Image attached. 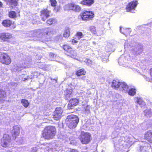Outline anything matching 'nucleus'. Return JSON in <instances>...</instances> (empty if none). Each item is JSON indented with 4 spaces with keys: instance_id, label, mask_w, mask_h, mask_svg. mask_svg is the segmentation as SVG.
<instances>
[{
    "instance_id": "obj_48",
    "label": "nucleus",
    "mask_w": 152,
    "mask_h": 152,
    "mask_svg": "<svg viewBox=\"0 0 152 152\" xmlns=\"http://www.w3.org/2000/svg\"><path fill=\"white\" fill-rule=\"evenodd\" d=\"M103 61L104 62H105V60H104L103 59Z\"/></svg>"
},
{
    "instance_id": "obj_38",
    "label": "nucleus",
    "mask_w": 152,
    "mask_h": 152,
    "mask_svg": "<svg viewBox=\"0 0 152 152\" xmlns=\"http://www.w3.org/2000/svg\"><path fill=\"white\" fill-rule=\"evenodd\" d=\"M143 77L146 80V81L150 82L151 80V78H149V77H148L144 75L143 76Z\"/></svg>"
},
{
    "instance_id": "obj_7",
    "label": "nucleus",
    "mask_w": 152,
    "mask_h": 152,
    "mask_svg": "<svg viewBox=\"0 0 152 152\" xmlns=\"http://www.w3.org/2000/svg\"><path fill=\"white\" fill-rule=\"evenodd\" d=\"M137 4V1H133L130 2L126 7V10L127 12H130L132 13H135L136 10H135Z\"/></svg>"
},
{
    "instance_id": "obj_2",
    "label": "nucleus",
    "mask_w": 152,
    "mask_h": 152,
    "mask_svg": "<svg viewBox=\"0 0 152 152\" xmlns=\"http://www.w3.org/2000/svg\"><path fill=\"white\" fill-rule=\"evenodd\" d=\"M56 133V128L54 126H48L45 128L43 131L42 136L46 139H52L55 136Z\"/></svg>"
},
{
    "instance_id": "obj_10",
    "label": "nucleus",
    "mask_w": 152,
    "mask_h": 152,
    "mask_svg": "<svg viewBox=\"0 0 152 152\" xmlns=\"http://www.w3.org/2000/svg\"><path fill=\"white\" fill-rule=\"evenodd\" d=\"M130 46L131 47L134 46V48H133V50L135 52H137L138 53H141L142 51L143 46L137 43H134L133 45H130Z\"/></svg>"
},
{
    "instance_id": "obj_11",
    "label": "nucleus",
    "mask_w": 152,
    "mask_h": 152,
    "mask_svg": "<svg viewBox=\"0 0 152 152\" xmlns=\"http://www.w3.org/2000/svg\"><path fill=\"white\" fill-rule=\"evenodd\" d=\"M78 103L79 101L77 99L75 98L71 99L68 104V109L70 110L73 109L75 106L78 104Z\"/></svg>"
},
{
    "instance_id": "obj_21",
    "label": "nucleus",
    "mask_w": 152,
    "mask_h": 152,
    "mask_svg": "<svg viewBox=\"0 0 152 152\" xmlns=\"http://www.w3.org/2000/svg\"><path fill=\"white\" fill-rule=\"evenodd\" d=\"M70 29L68 27L65 28L63 34L64 37L68 38L69 37Z\"/></svg>"
},
{
    "instance_id": "obj_24",
    "label": "nucleus",
    "mask_w": 152,
    "mask_h": 152,
    "mask_svg": "<svg viewBox=\"0 0 152 152\" xmlns=\"http://www.w3.org/2000/svg\"><path fill=\"white\" fill-rule=\"evenodd\" d=\"M21 103L22 105L26 108H27L29 105L28 100L26 99H23L21 100Z\"/></svg>"
},
{
    "instance_id": "obj_17",
    "label": "nucleus",
    "mask_w": 152,
    "mask_h": 152,
    "mask_svg": "<svg viewBox=\"0 0 152 152\" xmlns=\"http://www.w3.org/2000/svg\"><path fill=\"white\" fill-rule=\"evenodd\" d=\"M12 23V21L9 20H5L2 22L3 25L6 27L10 26Z\"/></svg>"
},
{
    "instance_id": "obj_42",
    "label": "nucleus",
    "mask_w": 152,
    "mask_h": 152,
    "mask_svg": "<svg viewBox=\"0 0 152 152\" xmlns=\"http://www.w3.org/2000/svg\"><path fill=\"white\" fill-rule=\"evenodd\" d=\"M31 150L30 152H36L37 151V148L36 147H33L31 148Z\"/></svg>"
},
{
    "instance_id": "obj_43",
    "label": "nucleus",
    "mask_w": 152,
    "mask_h": 152,
    "mask_svg": "<svg viewBox=\"0 0 152 152\" xmlns=\"http://www.w3.org/2000/svg\"><path fill=\"white\" fill-rule=\"evenodd\" d=\"M70 152H78L77 150L73 149L71 151H70Z\"/></svg>"
},
{
    "instance_id": "obj_25",
    "label": "nucleus",
    "mask_w": 152,
    "mask_h": 152,
    "mask_svg": "<svg viewBox=\"0 0 152 152\" xmlns=\"http://www.w3.org/2000/svg\"><path fill=\"white\" fill-rule=\"evenodd\" d=\"M143 113L144 115L147 117H151V113L150 111V110L149 109L144 110Z\"/></svg>"
},
{
    "instance_id": "obj_33",
    "label": "nucleus",
    "mask_w": 152,
    "mask_h": 152,
    "mask_svg": "<svg viewBox=\"0 0 152 152\" xmlns=\"http://www.w3.org/2000/svg\"><path fill=\"white\" fill-rule=\"evenodd\" d=\"M76 37L81 38L83 37V35L81 32H78L76 34Z\"/></svg>"
},
{
    "instance_id": "obj_30",
    "label": "nucleus",
    "mask_w": 152,
    "mask_h": 152,
    "mask_svg": "<svg viewBox=\"0 0 152 152\" xmlns=\"http://www.w3.org/2000/svg\"><path fill=\"white\" fill-rule=\"evenodd\" d=\"M63 49L64 50L67 52H69L72 49L67 45H64L63 46Z\"/></svg>"
},
{
    "instance_id": "obj_46",
    "label": "nucleus",
    "mask_w": 152,
    "mask_h": 152,
    "mask_svg": "<svg viewBox=\"0 0 152 152\" xmlns=\"http://www.w3.org/2000/svg\"><path fill=\"white\" fill-rule=\"evenodd\" d=\"M2 5V4L1 2L0 1V7H1Z\"/></svg>"
},
{
    "instance_id": "obj_6",
    "label": "nucleus",
    "mask_w": 152,
    "mask_h": 152,
    "mask_svg": "<svg viewBox=\"0 0 152 152\" xmlns=\"http://www.w3.org/2000/svg\"><path fill=\"white\" fill-rule=\"evenodd\" d=\"M0 62L3 64H8L11 63V60L7 54L3 53L0 56Z\"/></svg>"
},
{
    "instance_id": "obj_35",
    "label": "nucleus",
    "mask_w": 152,
    "mask_h": 152,
    "mask_svg": "<svg viewBox=\"0 0 152 152\" xmlns=\"http://www.w3.org/2000/svg\"><path fill=\"white\" fill-rule=\"evenodd\" d=\"M137 102L139 104H142L144 105L145 104V102L143 101L140 98L138 99Z\"/></svg>"
},
{
    "instance_id": "obj_40",
    "label": "nucleus",
    "mask_w": 152,
    "mask_h": 152,
    "mask_svg": "<svg viewBox=\"0 0 152 152\" xmlns=\"http://www.w3.org/2000/svg\"><path fill=\"white\" fill-rule=\"evenodd\" d=\"M23 69V66H18L15 69L16 71H19L22 70Z\"/></svg>"
},
{
    "instance_id": "obj_4",
    "label": "nucleus",
    "mask_w": 152,
    "mask_h": 152,
    "mask_svg": "<svg viewBox=\"0 0 152 152\" xmlns=\"http://www.w3.org/2000/svg\"><path fill=\"white\" fill-rule=\"evenodd\" d=\"M94 15V14L92 11L86 10L81 15V17L83 20H87L92 18Z\"/></svg>"
},
{
    "instance_id": "obj_20",
    "label": "nucleus",
    "mask_w": 152,
    "mask_h": 152,
    "mask_svg": "<svg viewBox=\"0 0 152 152\" xmlns=\"http://www.w3.org/2000/svg\"><path fill=\"white\" fill-rule=\"evenodd\" d=\"M120 83L118 80H114L112 82V86L115 89L118 90Z\"/></svg>"
},
{
    "instance_id": "obj_39",
    "label": "nucleus",
    "mask_w": 152,
    "mask_h": 152,
    "mask_svg": "<svg viewBox=\"0 0 152 152\" xmlns=\"http://www.w3.org/2000/svg\"><path fill=\"white\" fill-rule=\"evenodd\" d=\"M56 56H57L56 55L53 54V53H50L49 54V56L51 58H53L56 57Z\"/></svg>"
},
{
    "instance_id": "obj_16",
    "label": "nucleus",
    "mask_w": 152,
    "mask_h": 152,
    "mask_svg": "<svg viewBox=\"0 0 152 152\" xmlns=\"http://www.w3.org/2000/svg\"><path fill=\"white\" fill-rule=\"evenodd\" d=\"M120 32L122 34L125 35L126 37L130 35L131 32V29L130 28H124L120 27Z\"/></svg>"
},
{
    "instance_id": "obj_15",
    "label": "nucleus",
    "mask_w": 152,
    "mask_h": 152,
    "mask_svg": "<svg viewBox=\"0 0 152 152\" xmlns=\"http://www.w3.org/2000/svg\"><path fill=\"white\" fill-rule=\"evenodd\" d=\"M145 139L149 142L151 143L152 145V132L148 131L145 134Z\"/></svg>"
},
{
    "instance_id": "obj_23",
    "label": "nucleus",
    "mask_w": 152,
    "mask_h": 152,
    "mask_svg": "<svg viewBox=\"0 0 152 152\" xmlns=\"http://www.w3.org/2000/svg\"><path fill=\"white\" fill-rule=\"evenodd\" d=\"M69 53V55L71 58L74 59H76L77 53L75 51L72 49L70 51V52Z\"/></svg>"
},
{
    "instance_id": "obj_47",
    "label": "nucleus",
    "mask_w": 152,
    "mask_h": 152,
    "mask_svg": "<svg viewBox=\"0 0 152 152\" xmlns=\"http://www.w3.org/2000/svg\"><path fill=\"white\" fill-rule=\"evenodd\" d=\"M121 58H120L119 59H118V63H119V62L121 60Z\"/></svg>"
},
{
    "instance_id": "obj_27",
    "label": "nucleus",
    "mask_w": 152,
    "mask_h": 152,
    "mask_svg": "<svg viewBox=\"0 0 152 152\" xmlns=\"http://www.w3.org/2000/svg\"><path fill=\"white\" fill-rule=\"evenodd\" d=\"M136 93V90L134 88L130 89L128 92V94L132 96L134 95Z\"/></svg>"
},
{
    "instance_id": "obj_44",
    "label": "nucleus",
    "mask_w": 152,
    "mask_h": 152,
    "mask_svg": "<svg viewBox=\"0 0 152 152\" xmlns=\"http://www.w3.org/2000/svg\"><path fill=\"white\" fill-rule=\"evenodd\" d=\"M83 94H81V96L82 97V98L83 99H84L85 98L86 96H84Z\"/></svg>"
},
{
    "instance_id": "obj_14",
    "label": "nucleus",
    "mask_w": 152,
    "mask_h": 152,
    "mask_svg": "<svg viewBox=\"0 0 152 152\" xmlns=\"http://www.w3.org/2000/svg\"><path fill=\"white\" fill-rule=\"evenodd\" d=\"M13 129L12 131V133L13 137H16L20 133V128L18 126H15L13 127Z\"/></svg>"
},
{
    "instance_id": "obj_31",
    "label": "nucleus",
    "mask_w": 152,
    "mask_h": 152,
    "mask_svg": "<svg viewBox=\"0 0 152 152\" xmlns=\"http://www.w3.org/2000/svg\"><path fill=\"white\" fill-rule=\"evenodd\" d=\"M6 95V94L5 91L0 89V98L2 99L5 97Z\"/></svg>"
},
{
    "instance_id": "obj_49",
    "label": "nucleus",
    "mask_w": 152,
    "mask_h": 152,
    "mask_svg": "<svg viewBox=\"0 0 152 152\" xmlns=\"http://www.w3.org/2000/svg\"><path fill=\"white\" fill-rule=\"evenodd\" d=\"M25 80H26V79H27V78H25Z\"/></svg>"
},
{
    "instance_id": "obj_18",
    "label": "nucleus",
    "mask_w": 152,
    "mask_h": 152,
    "mask_svg": "<svg viewBox=\"0 0 152 152\" xmlns=\"http://www.w3.org/2000/svg\"><path fill=\"white\" fill-rule=\"evenodd\" d=\"M94 3V0H83L81 1V3L83 5L90 6Z\"/></svg>"
},
{
    "instance_id": "obj_5",
    "label": "nucleus",
    "mask_w": 152,
    "mask_h": 152,
    "mask_svg": "<svg viewBox=\"0 0 152 152\" xmlns=\"http://www.w3.org/2000/svg\"><path fill=\"white\" fill-rule=\"evenodd\" d=\"M65 9L66 10H72L77 12H79L81 10V7L80 6L74 3L66 5Z\"/></svg>"
},
{
    "instance_id": "obj_8",
    "label": "nucleus",
    "mask_w": 152,
    "mask_h": 152,
    "mask_svg": "<svg viewBox=\"0 0 152 152\" xmlns=\"http://www.w3.org/2000/svg\"><path fill=\"white\" fill-rule=\"evenodd\" d=\"M10 137L8 134H4L1 140V145L3 147H6L10 145Z\"/></svg>"
},
{
    "instance_id": "obj_37",
    "label": "nucleus",
    "mask_w": 152,
    "mask_h": 152,
    "mask_svg": "<svg viewBox=\"0 0 152 152\" xmlns=\"http://www.w3.org/2000/svg\"><path fill=\"white\" fill-rule=\"evenodd\" d=\"M72 39V44H75L77 43L78 41H77V40H79L80 39Z\"/></svg>"
},
{
    "instance_id": "obj_45",
    "label": "nucleus",
    "mask_w": 152,
    "mask_h": 152,
    "mask_svg": "<svg viewBox=\"0 0 152 152\" xmlns=\"http://www.w3.org/2000/svg\"><path fill=\"white\" fill-rule=\"evenodd\" d=\"M140 151H141V152H147V151H146L145 150H142V149H141V150Z\"/></svg>"
},
{
    "instance_id": "obj_9",
    "label": "nucleus",
    "mask_w": 152,
    "mask_h": 152,
    "mask_svg": "<svg viewBox=\"0 0 152 152\" xmlns=\"http://www.w3.org/2000/svg\"><path fill=\"white\" fill-rule=\"evenodd\" d=\"M63 110L61 107H57L56 108L53 115V118L56 120H58L61 117Z\"/></svg>"
},
{
    "instance_id": "obj_22",
    "label": "nucleus",
    "mask_w": 152,
    "mask_h": 152,
    "mask_svg": "<svg viewBox=\"0 0 152 152\" xmlns=\"http://www.w3.org/2000/svg\"><path fill=\"white\" fill-rule=\"evenodd\" d=\"M86 72L83 69H82L78 70L76 72V75L79 76L81 75H84L86 74Z\"/></svg>"
},
{
    "instance_id": "obj_12",
    "label": "nucleus",
    "mask_w": 152,
    "mask_h": 152,
    "mask_svg": "<svg viewBox=\"0 0 152 152\" xmlns=\"http://www.w3.org/2000/svg\"><path fill=\"white\" fill-rule=\"evenodd\" d=\"M50 13V11H49L47 9H44L42 11L40 15L42 20L45 21L49 17Z\"/></svg>"
},
{
    "instance_id": "obj_34",
    "label": "nucleus",
    "mask_w": 152,
    "mask_h": 152,
    "mask_svg": "<svg viewBox=\"0 0 152 152\" xmlns=\"http://www.w3.org/2000/svg\"><path fill=\"white\" fill-rule=\"evenodd\" d=\"M84 62L88 65H90L91 64L92 62L91 60L90 59H86Z\"/></svg>"
},
{
    "instance_id": "obj_1",
    "label": "nucleus",
    "mask_w": 152,
    "mask_h": 152,
    "mask_svg": "<svg viewBox=\"0 0 152 152\" xmlns=\"http://www.w3.org/2000/svg\"><path fill=\"white\" fill-rule=\"evenodd\" d=\"M79 121L78 118L74 115H68L66 120V124L70 129H73L76 127Z\"/></svg>"
},
{
    "instance_id": "obj_13",
    "label": "nucleus",
    "mask_w": 152,
    "mask_h": 152,
    "mask_svg": "<svg viewBox=\"0 0 152 152\" xmlns=\"http://www.w3.org/2000/svg\"><path fill=\"white\" fill-rule=\"evenodd\" d=\"M118 90L124 93L128 91V86L125 82H120Z\"/></svg>"
},
{
    "instance_id": "obj_3",
    "label": "nucleus",
    "mask_w": 152,
    "mask_h": 152,
    "mask_svg": "<svg viewBox=\"0 0 152 152\" xmlns=\"http://www.w3.org/2000/svg\"><path fill=\"white\" fill-rule=\"evenodd\" d=\"M80 139L82 143L87 144L90 141L91 135L87 132L82 133Z\"/></svg>"
},
{
    "instance_id": "obj_36",
    "label": "nucleus",
    "mask_w": 152,
    "mask_h": 152,
    "mask_svg": "<svg viewBox=\"0 0 152 152\" xmlns=\"http://www.w3.org/2000/svg\"><path fill=\"white\" fill-rule=\"evenodd\" d=\"M50 2L52 6H56V1L55 0H50Z\"/></svg>"
},
{
    "instance_id": "obj_26",
    "label": "nucleus",
    "mask_w": 152,
    "mask_h": 152,
    "mask_svg": "<svg viewBox=\"0 0 152 152\" xmlns=\"http://www.w3.org/2000/svg\"><path fill=\"white\" fill-rule=\"evenodd\" d=\"M72 92L71 89L67 90L66 91L65 98L67 99H68L70 96Z\"/></svg>"
},
{
    "instance_id": "obj_19",
    "label": "nucleus",
    "mask_w": 152,
    "mask_h": 152,
    "mask_svg": "<svg viewBox=\"0 0 152 152\" xmlns=\"http://www.w3.org/2000/svg\"><path fill=\"white\" fill-rule=\"evenodd\" d=\"M13 37L9 33H3L0 34V38H11Z\"/></svg>"
},
{
    "instance_id": "obj_41",
    "label": "nucleus",
    "mask_w": 152,
    "mask_h": 152,
    "mask_svg": "<svg viewBox=\"0 0 152 152\" xmlns=\"http://www.w3.org/2000/svg\"><path fill=\"white\" fill-rule=\"evenodd\" d=\"M50 31V29L47 28L45 29V31H44L45 32L44 33V34H46L47 35H48L49 31Z\"/></svg>"
},
{
    "instance_id": "obj_28",
    "label": "nucleus",
    "mask_w": 152,
    "mask_h": 152,
    "mask_svg": "<svg viewBox=\"0 0 152 152\" xmlns=\"http://www.w3.org/2000/svg\"><path fill=\"white\" fill-rule=\"evenodd\" d=\"M9 16L11 18H15L16 17V14L14 11H11L9 12Z\"/></svg>"
},
{
    "instance_id": "obj_32",
    "label": "nucleus",
    "mask_w": 152,
    "mask_h": 152,
    "mask_svg": "<svg viewBox=\"0 0 152 152\" xmlns=\"http://www.w3.org/2000/svg\"><path fill=\"white\" fill-rule=\"evenodd\" d=\"M90 31L91 32L94 34L96 33V31L95 27L93 26H91L90 27Z\"/></svg>"
},
{
    "instance_id": "obj_29",
    "label": "nucleus",
    "mask_w": 152,
    "mask_h": 152,
    "mask_svg": "<svg viewBox=\"0 0 152 152\" xmlns=\"http://www.w3.org/2000/svg\"><path fill=\"white\" fill-rule=\"evenodd\" d=\"M56 22V20L55 19L50 18L47 21V23L49 25L55 23Z\"/></svg>"
}]
</instances>
